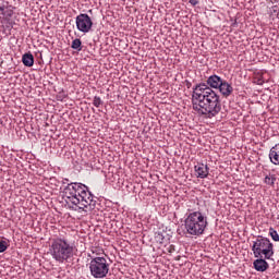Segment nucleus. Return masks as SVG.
I'll return each mask as SVG.
<instances>
[{"label": "nucleus", "mask_w": 279, "mask_h": 279, "mask_svg": "<svg viewBox=\"0 0 279 279\" xmlns=\"http://www.w3.org/2000/svg\"><path fill=\"white\" fill-rule=\"evenodd\" d=\"M192 108L199 117L213 119L221 112V98L206 83L196 84L192 93Z\"/></svg>", "instance_id": "1"}, {"label": "nucleus", "mask_w": 279, "mask_h": 279, "mask_svg": "<svg viewBox=\"0 0 279 279\" xmlns=\"http://www.w3.org/2000/svg\"><path fill=\"white\" fill-rule=\"evenodd\" d=\"M63 199L74 210L78 213H88V210H95L97 201L93 193L88 191V186L84 183H69L63 190Z\"/></svg>", "instance_id": "2"}, {"label": "nucleus", "mask_w": 279, "mask_h": 279, "mask_svg": "<svg viewBox=\"0 0 279 279\" xmlns=\"http://www.w3.org/2000/svg\"><path fill=\"white\" fill-rule=\"evenodd\" d=\"M49 254L60 265L69 263L75 254V244L66 238H54L49 245Z\"/></svg>", "instance_id": "3"}, {"label": "nucleus", "mask_w": 279, "mask_h": 279, "mask_svg": "<svg viewBox=\"0 0 279 279\" xmlns=\"http://www.w3.org/2000/svg\"><path fill=\"white\" fill-rule=\"evenodd\" d=\"M208 228V216L202 211H191L186 214L184 220L185 234L190 236H202Z\"/></svg>", "instance_id": "4"}, {"label": "nucleus", "mask_w": 279, "mask_h": 279, "mask_svg": "<svg viewBox=\"0 0 279 279\" xmlns=\"http://www.w3.org/2000/svg\"><path fill=\"white\" fill-rule=\"evenodd\" d=\"M252 252L255 258H264L271 260L274 258V243L268 238L258 235L255 241H253Z\"/></svg>", "instance_id": "5"}, {"label": "nucleus", "mask_w": 279, "mask_h": 279, "mask_svg": "<svg viewBox=\"0 0 279 279\" xmlns=\"http://www.w3.org/2000/svg\"><path fill=\"white\" fill-rule=\"evenodd\" d=\"M89 271L93 278H106L110 271V264L106 257H94L89 263Z\"/></svg>", "instance_id": "6"}, {"label": "nucleus", "mask_w": 279, "mask_h": 279, "mask_svg": "<svg viewBox=\"0 0 279 279\" xmlns=\"http://www.w3.org/2000/svg\"><path fill=\"white\" fill-rule=\"evenodd\" d=\"M76 29L83 34H88L93 29V20L86 13L76 16Z\"/></svg>", "instance_id": "7"}, {"label": "nucleus", "mask_w": 279, "mask_h": 279, "mask_svg": "<svg viewBox=\"0 0 279 279\" xmlns=\"http://www.w3.org/2000/svg\"><path fill=\"white\" fill-rule=\"evenodd\" d=\"M257 259H255L253 262V267L256 271H267V269H269V263H267V259H265V257H256Z\"/></svg>", "instance_id": "8"}, {"label": "nucleus", "mask_w": 279, "mask_h": 279, "mask_svg": "<svg viewBox=\"0 0 279 279\" xmlns=\"http://www.w3.org/2000/svg\"><path fill=\"white\" fill-rule=\"evenodd\" d=\"M218 90L221 93L222 97H230L232 93H234L232 85L225 80L220 83Z\"/></svg>", "instance_id": "9"}, {"label": "nucleus", "mask_w": 279, "mask_h": 279, "mask_svg": "<svg viewBox=\"0 0 279 279\" xmlns=\"http://www.w3.org/2000/svg\"><path fill=\"white\" fill-rule=\"evenodd\" d=\"M194 171H195L197 178H201L202 180H204L205 178H208V173L210 171V168H208L207 165L197 163L194 167Z\"/></svg>", "instance_id": "10"}, {"label": "nucleus", "mask_w": 279, "mask_h": 279, "mask_svg": "<svg viewBox=\"0 0 279 279\" xmlns=\"http://www.w3.org/2000/svg\"><path fill=\"white\" fill-rule=\"evenodd\" d=\"M223 80L219 76V75H216V74H214V75H211V76H209L208 78H207V84H206V86H208V88H211V90H213V88H215L216 90H218V88H219V86L221 85V82H222Z\"/></svg>", "instance_id": "11"}, {"label": "nucleus", "mask_w": 279, "mask_h": 279, "mask_svg": "<svg viewBox=\"0 0 279 279\" xmlns=\"http://www.w3.org/2000/svg\"><path fill=\"white\" fill-rule=\"evenodd\" d=\"M269 160L272 165H276L279 167V144H276L270 148Z\"/></svg>", "instance_id": "12"}, {"label": "nucleus", "mask_w": 279, "mask_h": 279, "mask_svg": "<svg viewBox=\"0 0 279 279\" xmlns=\"http://www.w3.org/2000/svg\"><path fill=\"white\" fill-rule=\"evenodd\" d=\"M22 62L24 66H34V54L32 52H26L22 56Z\"/></svg>", "instance_id": "13"}, {"label": "nucleus", "mask_w": 279, "mask_h": 279, "mask_svg": "<svg viewBox=\"0 0 279 279\" xmlns=\"http://www.w3.org/2000/svg\"><path fill=\"white\" fill-rule=\"evenodd\" d=\"M276 174L268 173L264 178V184H267V186H271L274 189V186H276Z\"/></svg>", "instance_id": "14"}, {"label": "nucleus", "mask_w": 279, "mask_h": 279, "mask_svg": "<svg viewBox=\"0 0 279 279\" xmlns=\"http://www.w3.org/2000/svg\"><path fill=\"white\" fill-rule=\"evenodd\" d=\"M71 48L75 51H82V39L76 38L72 41Z\"/></svg>", "instance_id": "15"}, {"label": "nucleus", "mask_w": 279, "mask_h": 279, "mask_svg": "<svg viewBox=\"0 0 279 279\" xmlns=\"http://www.w3.org/2000/svg\"><path fill=\"white\" fill-rule=\"evenodd\" d=\"M269 236H271L272 241L278 242L279 241V234L278 231H276L274 228H269Z\"/></svg>", "instance_id": "16"}, {"label": "nucleus", "mask_w": 279, "mask_h": 279, "mask_svg": "<svg viewBox=\"0 0 279 279\" xmlns=\"http://www.w3.org/2000/svg\"><path fill=\"white\" fill-rule=\"evenodd\" d=\"M93 106H95V108H99V106H104V100H101V97L95 96L93 100Z\"/></svg>", "instance_id": "17"}, {"label": "nucleus", "mask_w": 279, "mask_h": 279, "mask_svg": "<svg viewBox=\"0 0 279 279\" xmlns=\"http://www.w3.org/2000/svg\"><path fill=\"white\" fill-rule=\"evenodd\" d=\"M8 247H10V243L7 241L0 240V254H3V252H5Z\"/></svg>", "instance_id": "18"}, {"label": "nucleus", "mask_w": 279, "mask_h": 279, "mask_svg": "<svg viewBox=\"0 0 279 279\" xmlns=\"http://www.w3.org/2000/svg\"><path fill=\"white\" fill-rule=\"evenodd\" d=\"M13 14H14V11H12V9H7L3 12V16H7L8 19H12Z\"/></svg>", "instance_id": "19"}, {"label": "nucleus", "mask_w": 279, "mask_h": 279, "mask_svg": "<svg viewBox=\"0 0 279 279\" xmlns=\"http://www.w3.org/2000/svg\"><path fill=\"white\" fill-rule=\"evenodd\" d=\"M156 239H157V241H158L159 243H162V241H165V235H162L161 233H158V234L156 235Z\"/></svg>", "instance_id": "20"}, {"label": "nucleus", "mask_w": 279, "mask_h": 279, "mask_svg": "<svg viewBox=\"0 0 279 279\" xmlns=\"http://www.w3.org/2000/svg\"><path fill=\"white\" fill-rule=\"evenodd\" d=\"M167 250L169 254H173L175 252V245L171 244Z\"/></svg>", "instance_id": "21"}, {"label": "nucleus", "mask_w": 279, "mask_h": 279, "mask_svg": "<svg viewBox=\"0 0 279 279\" xmlns=\"http://www.w3.org/2000/svg\"><path fill=\"white\" fill-rule=\"evenodd\" d=\"M189 3H191V5H197L199 0H189Z\"/></svg>", "instance_id": "22"}, {"label": "nucleus", "mask_w": 279, "mask_h": 279, "mask_svg": "<svg viewBox=\"0 0 279 279\" xmlns=\"http://www.w3.org/2000/svg\"><path fill=\"white\" fill-rule=\"evenodd\" d=\"M0 12H1V14L3 15V12H5V5H1V7H0Z\"/></svg>", "instance_id": "23"}]
</instances>
